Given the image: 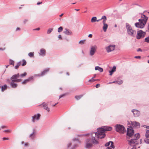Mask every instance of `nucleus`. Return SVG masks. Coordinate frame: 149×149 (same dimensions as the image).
Instances as JSON below:
<instances>
[{
  "label": "nucleus",
  "mask_w": 149,
  "mask_h": 149,
  "mask_svg": "<svg viewBox=\"0 0 149 149\" xmlns=\"http://www.w3.org/2000/svg\"><path fill=\"white\" fill-rule=\"evenodd\" d=\"M40 28H37L35 29H34L33 30H37V31H39L40 30Z\"/></svg>",
  "instance_id": "de8ad7c7"
},
{
  "label": "nucleus",
  "mask_w": 149,
  "mask_h": 149,
  "mask_svg": "<svg viewBox=\"0 0 149 149\" xmlns=\"http://www.w3.org/2000/svg\"><path fill=\"white\" fill-rule=\"evenodd\" d=\"M100 84H97L96 86V87L97 88H98L100 86Z\"/></svg>",
  "instance_id": "09e8293b"
},
{
  "label": "nucleus",
  "mask_w": 149,
  "mask_h": 149,
  "mask_svg": "<svg viewBox=\"0 0 149 149\" xmlns=\"http://www.w3.org/2000/svg\"><path fill=\"white\" fill-rule=\"evenodd\" d=\"M112 128L110 127L104 126L97 129V132L92 133L89 136L92 139H87L86 142V147L89 148L92 146L93 143L97 144L98 142L97 140L96 137L97 138L102 139L105 136V131H111Z\"/></svg>",
  "instance_id": "f257e3e1"
},
{
  "label": "nucleus",
  "mask_w": 149,
  "mask_h": 149,
  "mask_svg": "<svg viewBox=\"0 0 149 149\" xmlns=\"http://www.w3.org/2000/svg\"><path fill=\"white\" fill-rule=\"evenodd\" d=\"M26 74H26V72H25L24 73L21 74V75H20V76L21 77H23L25 76L26 75Z\"/></svg>",
  "instance_id": "c9c22d12"
},
{
  "label": "nucleus",
  "mask_w": 149,
  "mask_h": 149,
  "mask_svg": "<svg viewBox=\"0 0 149 149\" xmlns=\"http://www.w3.org/2000/svg\"><path fill=\"white\" fill-rule=\"evenodd\" d=\"M123 83V81L122 80L120 81H117V83L119 84H121Z\"/></svg>",
  "instance_id": "58836bf2"
},
{
  "label": "nucleus",
  "mask_w": 149,
  "mask_h": 149,
  "mask_svg": "<svg viewBox=\"0 0 149 149\" xmlns=\"http://www.w3.org/2000/svg\"><path fill=\"white\" fill-rule=\"evenodd\" d=\"M103 19V21H104L105 22H106V21L107 20V17L106 16H102L100 19Z\"/></svg>",
  "instance_id": "2f4dec72"
},
{
  "label": "nucleus",
  "mask_w": 149,
  "mask_h": 149,
  "mask_svg": "<svg viewBox=\"0 0 149 149\" xmlns=\"http://www.w3.org/2000/svg\"><path fill=\"white\" fill-rule=\"evenodd\" d=\"M28 21V19H25L24 21V24H26V23Z\"/></svg>",
  "instance_id": "8fccbe9b"
},
{
  "label": "nucleus",
  "mask_w": 149,
  "mask_h": 149,
  "mask_svg": "<svg viewBox=\"0 0 149 149\" xmlns=\"http://www.w3.org/2000/svg\"><path fill=\"white\" fill-rule=\"evenodd\" d=\"M5 48H0V50H3L5 49Z\"/></svg>",
  "instance_id": "4d7b16f0"
},
{
  "label": "nucleus",
  "mask_w": 149,
  "mask_h": 149,
  "mask_svg": "<svg viewBox=\"0 0 149 149\" xmlns=\"http://www.w3.org/2000/svg\"><path fill=\"white\" fill-rule=\"evenodd\" d=\"M71 143H69L68 144V147L69 148V147L71 145Z\"/></svg>",
  "instance_id": "3c124183"
},
{
  "label": "nucleus",
  "mask_w": 149,
  "mask_h": 149,
  "mask_svg": "<svg viewBox=\"0 0 149 149\" xmlns=\"http://www.w3.org/2000/svg\"><path fill=\"white\" fill-rule=\"evenodd\" d=\"M2 139L3 140H8L9 138H8L3 137V138Z\"/></svg>",
  "instance_id": "37998d69"
},
{
  "label": "nucleus",
  "mask_w": 149,
  "mask_h": 149,
  "mask_svg": "<svg viewBox=\"0 0 149 149\" xmlns=\"http://www.w3.org/2000/svg\"><path fill=\"white\" fill-rule=\"evenodd\" d=\"M7 88V86L6 85H4L3 86L1 87V91H3L5 90Z\"/></svg>",
  "instance_id": "393cba45"
},
{
  "label": "nucleus",
  "mask_w": 149,
  "mask_h": 149,
  "mask_svg": "<svg viewBox=\"0 0 149 149\" xmlns=\"http://www.w3.org/2000/svg\"><path fill=\"white\" fill-rule=\"evenodd\" d=\"M148 17L145 15L141 16L140 19L139 20V22L135 24V26L137 28L142 29L144 27L146 24Z\"/></svg>",
  "instance_id": "7ed1b4c3"
},
{
  "label": "nucleus",
  "mask_w": 149,
  "mask_h": 149,
  "mask_svg": "<svg viewBox=\"0 0 149 149\" xmlns=\"http://www.w3.org/2000/svg\"><path fill=\"white\" fill-rule=\"evenodd\" d=\"M132 111L135 117L139 116L140 114V112L136 110L133 109L132 110Z\"/></svg>",
  "instance_id": "a211bd4d"
},
{
  "label": "nucleus",
  "mask_w": 149,
  "mask_h": 149,
  "mask_svg": "<svg viewBox=\"0 0 149 149\" xmlns=\"http://www.w3.org/2000/svg\"><path fill=\"white\" fill-rule=\"evenodd\" d=\"M101 20V19H98V20H97L96 21H97V22H99V21H100V20Z\"/></svg>",
  "instance_id": "338daca9"
},
{
  "label": "nucleus",
  "mask_w": 149,
  "mask_h": 149,
  "mask_svg": "<svg viewBox=\"0 0 149 149\" xmlns=\"http://www.w3.org/2000/svg\"><path fill=\"white\" fill-rule=\"evenodd\" d=\"M126 28L127 32L130 36L135 37L136 35V31L133 29L132 26L128 23L126 24Z\"/></svg>",
  "instance_id": "20e7f679"
},
{
  "label": "nucleus",
  "mask_w": 149,
  "mask_h": 149,
  "mask_svg": "<svg viewBox=\"0 0 149 149\" xmlns=\"http://www.w3.org/2000/svg\"><path fill=\"white\" fill-rule=\"evenodd\" d=\"M116 131L120 133H124L125 132L124 127L120 125H117L115 126Z\"/></svg>",
  "instance_id": "423d86ee"
},
{
  "label": "nucleus",
  "mask_w": 149,
  "mask_h": 149,
  "mask_svg": "<svg viewBox=\"0 0 149 149\" xmlns=\"http://www.w3.org/2000/svg\"><path fill=\"white\" fill-rule=\"evenodd\" d=\"M20 30V29L19 28H17L16 29V31H18Z\"/></svg>",
  "instance_id": "052dcab7"
},
{
  "label": "nucleus",
  "mask_w": 149,
  "mask_h": 149,
  "mask_svg": "<svg viewBox=\"0 0 149 149\" xmlns=\"http://www.w3.org/2000/svg\"><path fill=\"white\" fill-rule=\"evenodd\" d=\"M22 62V64L21 65L23 66H24L26 65V61L25 60H23Z\"/></svg>",
  "instance_id": "cd10ccee"
},
{
  "label": "nucleus",
  "mask_w": 149,
  "mask_h": 149,
  "mask_svg": "<svg viewBox=\"0 0 149 149\" xmlns=\"http://www.w3.org/2000/svg\"><path fill=\"white\" fill-rule=\"evenodd\" d=\"M97 47V46L96 45L93 46L91 47L90 53V54L91 56H92L94 54L96 51Z\"/></svg>",
  "instance_id": "9b49d317"
},
{
  "label": "nucleus",
  "mask_w": 149,
  "mask_h": 149,
  "mask_svg": "<svg viewBox=\"0 0 149 149\" xmlns=\"http://www.w3.org/2000/svg\"><path fill=\"white\" fill-rule=\"evenodd\" d=\"M135 58H141L140 56H136L135 57Z\"/></svg>",
  "instance_id": "49530a36"
},
{
  "label": "nucleus",
  "mask_w": 149,
  "mask_h": 149,
  "mask_svg": "<svg viewBox=\"0 0 149 149\" xmlns=\"http://www.w3.org/2000/svg\"><path fill=\"white\" fill-rule=\"evenodd\" d=\"M58 103V102L57 103H56L55 104L52 105V106L54 107H55L57 104Z\"/></svg>",
  "instance_id": "13d9d810"
},
{
  "label": "nucleus",
  "mask_w": 149,
  "mask_h": 149,
  "mask_svg": "<svg viewBox=\"0 0 149 149\" xmlns=\"http://www.w3.org/2000/svg\"><path fill=\"white\" fill-rule=\"evenodd\" d=\"M5 127H6V126H2L1 127V128H5Z\"/></svg>",
  "instance_id": "e2e57ef3"
},
{
  "label": "nucleus",
  "mask_w": 149,
  "mask_h": 149,
  "mask_svg": "<svg viewBox=\"0 0 149 149\" xmlns=\"http://www.w3.org/2000/svg\"><path fill=\"white\" fill-rule=\"evenodd\" d=\"M115 45H109L106 48L107 52L109 53L113 51L115 48Z\"/></svg>",
  "instance_id": "9d476101"
},
{
  "label": "nucleus",
  "mask_w": 149,
  "mask_h": 149,
  "mask_svg": "<svg viewBox=\"0 0 149 149\" xmlns=\"http://www.w3.org/2000/svg\"><path fill=\"white\" fill-rule=\"evenodd\" d=\"M40 105L44 109L46 110L47 112H49L50 109L47 106L48 104L47 103H46L45 102H43L42 104Z\"/></svg>",
  "instance_id": "4468645a"
},
{
  "label": "nucleus",
  "mask_w": 149,
  "mask_h": 149,
  "mask_svg": "<svg viewBox=\"0 0 149 149\" xmlns=\"http://www.w3.org/2000/svg\"><path fill=\"white\" fill-rule=\"evenodd\" d=\"M28 55L30 57H33L34 56V53L33 52H30L28 54Z\"/></svg>",
  "instance_id": "72a5a7b5"
},
{
  "label": "nucleus",
  "mask_w": 149,
  "mask_h": 149,
  "mask_svg": "<svg viewBox=\"0 0 149 149\" xmlns=\"http://www.w3.org/2000/svg\"><path fill=\"white\" fill-rule=\"evenodd\" d=\"M9 130H5L4 131V132H9Z\"/></svg>",
  "instance_id": "bf43d9fd"
},
{
  "label": "nucleus",
  "mask_w": 149,
  "mask_h": 149,
  "mask_svg": "<svg viewBox=\"0 0 149 149\" xmlns=\"http://www.w3.org/2000/svg\"><path fill=\"white\" fill-rule=\"evenodd\" d=\"M8 66H9V65H6V68H7L8 67Z\"/></svg>",
  "instance_id": "774afa93"
},
{
  "label": "nucleus",
  "mask_w": 149,
  "mask_h": 149,
  "mask_svg": "<svg viewBox=\"0 0 149 149\" xmlns=\"http://www.w3.org/2000/svg\"><path fill=\"white\" fill-rule=\"evenodd\" d=\"M66 95V93H65V94H62V95H60L59 96V99H60V98H61L63 97L64 96Z\"/></svg>",
  "instance_id": "ea45409f"
},
{
  "label": "nucleus",
  "mask_w": 149,
  "mask_h": 149,
  "mask_svg": "<svg viewBox=\"0 0 149 149\" xmlns=\"http://www.w3.org/2000/svg\"><path fill=\"white\" fill-rule=\"evenodd\" d=\"M41 115L39 113L35 114L32 117V121L33 123L35 122V120H39Z\"/></svg>",
  "instance_id": "1a4fd4ad"
},
{
  "label": "nucleus",
  "mask_w": 149,
  "mask_h": 149,
  "mask_svg": "<svg viewBox=\"0 0 149 149\" xmlns=\"http://www.w3.org/2000/svg\"><path fill=\"white\" fill-rule=\"evenodd\" d=\"M85 41V40H81L79 42V43L81 45L83 44H84Z\"/></svg>",
  "instance_id": "4c0bfd02"
},
{
  "label": "nucleus",
  "mask_w": 149,
  "mask_h": 149,
  "mask_svg": "<svg viewBox=\"0 0 149 149\" xmlns=\"http://www.w3.org/2000/svg\"><path fill=\"white\" fill-rule=\"evenodd\" d=\"M134 134V130L132 129L127 128V135L128 136L131 137L133 136Z\"/></svg>",
  "instance_id": "ddd939ff"
},
{
  "label": "nucleus",
  "mask_w": 149,
  "mask_h": 149,
  "mask_svg": "<svg viewBox=\"0 0 149 149\" xmlns=\"http://www.w3.org/2000/svg\"><path fill=\"white\" fill-rule=\"evenodd\" d=\"M49 68H46L41 72V74H36V76H43L45 74L49 71Z\"/></svg>",
  "instance_id": "2eb2a0df"
},
{
  "label": "nucleus",
  "mask_w": 149,
  "mask_h": 149,
  "mask_svg": "<svg viewBox=\"0 0 149 149\" xmlns=\"http://www.w3.org/2000/svg\"><path fill=\"white\" fill-rule=\"evenodd\" d=\"M135 138L132 139L130 141H129V144L132 145L133 143H135L136 144H138L139 141H138V139L140 136V134L139 133L135 134L134 135Z\"/></svg>",
  "instance_id": "39448f33"
},
{
  "label": "nucleus",
  "mask_w": 149,
  "mask_h": 149,
  "mask_svg": "<svg viewBox=\"0 0 149 149\" xmlns=\"http://www.w3.org/2000/svg\"><path fill=\"white\" fill-rule=\"evenodd\" d=\"M145 41L149 43V36L145 38Z\"/></svg>",
  "instance_id": "e433bc0d"
},
{
  "label": "nucleus",
  "mask_w": 149,
  "mask_h": 149,
  "mask_svg": "<svg viewBox=\"0 0 149 149\" xmlns=\"http://www.w3.org/2000/svg\"><path fill=\"white\" fill-rule=\"evenodd\" d=\"M53 28H50L48 29V30L47 31V33L49 34L50 33L53 31Z\"/></svg>",
  "instance_id": "473e14b6"
},
{
  "label": "nucleus",
  "mask_w": 149,
  "mask_h": 149,
  "mask_svg": "<svg viewBox=\"0 0 149 149\" xmlns=\"http://www.w3.org/2000/svg\"><path fill=\"white\" fill-rule=\"evenodd\" d=\"M35 130H34L32 133L29 135V137L32 139H33L35 137Z\"/></svg>",
  "instance_id": "5701e85b"
},
{
  "label": "nucleus",
  "mask_w": 149,
  "mask_h": 149,
  "mask_svg": "<svg viewBox=\"0 0 149 149\" xmlns=\"http://www.w3.org/2000/svg\"><path fill=\"white\" fill-rule=\"evenodd\" d=\"M20 75L19 73L15 74L13 75L10 78L11 80L10 82V86L13 88H17V84L15 82H19L22 81L21 79H18Z\"/></svg>",
  "instance_id": "f03ea898"
},
{
  "label": "nucleus",
  "mask_w": 149,
  "mask_h": 149,
  "mask_svg": "<svg viewBox=\"0 0 149 149\" xmlns=\"http://www.w3.org/2000/svg\"><path fill=\"white\" fill-rule=\"evenodd\" d=\"M82 96V95H80L78 96H76L75 97L76 99L78 100L80 99Z\"/></svg>",
  "instance_id": "c756f323"
},
{
  "label": "nucleus",
  "mask_w": 149,
  "mask_h": 149,
  "mask_svg": "<svg viewBox=\"0 0 149 149\" xmlns=\"http://www.w3.org/2000/svg\"><path fill=\"white\" fill-rule=\"evenodd\" d=\"M144 141L146 143H149V139L145 140Z\"/></svg>",
  "instance_id": "79ce46f5"
},
{
  "label": "nucleus",
  "mask_w": 149,
  "mask_h": 149,
  "mask_svg": "<svg viewBox=\"0 0 149 149\" xmlns=\"http://www.w3.org/2000/svg\"><path fill=\"white\" fill-rule=\"evenodd\" d=\"M9 63L10 65H14V61L12 60H10L9 61Z\"/></svg>",
  "instance_id": "f704fd0d"
},
{
  "label": "nucleus",
  "mask_w": 149,
  "mask_h": 149,
  "mask_svg": "<svg viewBox=\"0 0 149 149\" xmlns=\"http://www.w3.org/2000/svg\"><path fill=\"white\" fill-rule=\"evenodd\" d=\"M88 37L89 38H91L92 37V35L91 34H90L88 35Z\"/></svg>",
  "instance_id": "603ef678"
},
{
  "label": "nucleus",
  "mask_w": 149,
  "mask_h": 149,
  "mask_svg": "<svg viewBox=\"0 0 149 149\" xmlns=\"http://www.w3.org/2000/svg\"><path fill=\"white\" fill-rule=\"evenodd\" d=\"M58 38H59L61 39H61H62V38H61V35H59L58 36Z\"/></svg>",
  "instance_id": "6e6d98bb"
},
{
  "label": "nucleus",
  "mask_w": 149,
  "mask_h": 149,
  "mask_svg": "<svg viewBox=\"0 0 149 149\" xmlns=\"http://www.w3.org/2000/svg\"><path fill=\"white\" fill-rule=\"evenodd\" d=\"M144 127H146V128H149V126H148L147 127V126H146V125H145L144 126Z\"/></svg>",
  "instance_id": "680f3d73"
},
{
  "label": "nucleus",
  "mask_w": 149,
  "mask_h": 149,
  "mask_svg": "<svg viewBox=\"0 0 149 149\" xmlns=\"http://www.w3.org/2000/svg\"><path fill=\"white\" fill-rule=\"evenodd\" d=\"M46 51L43 48L41 49L40 50V55L42 56H44L45 55Z\"/></svg>",
  "instance_id": "aec40b11"
},
{
  "label": "nucleus",
  "mask_w": 149,
  "mask_h": 149,
  "mask_svg": "<svg viewBox=\"0 0 149 149\" xmlns=\"http://www.w3.org/2000/svg\"><path fill=\"white\" fill-rule=\"evenodd\" d=\"M95 70H98L100 72H102L103 71V68L100 67L99 66L95 67Z\"/></svg>",
  "instance_id": "412c9836"
},
{
  "label": "nucleus",
  "mask_w": 149,
  "mask_h": 149,
  "mask_svg": "<svg viewBox=\"0 0 149 149\" xmlns=\"http://www.w3.org/2000/svg\"><path fill=\"white\" fill-rule=\"evenodd\" d=\"M116 67L115 66H114L113 68L112 69V70L109 71V72L110 73V75H111L116 70Z\"/></svg>",
  "instance_id": "4be33fe9"
},
{
  "label": "nucleus",
  "mask_w": 149,
  "mask_h": 149,
  "mask_svg": "<svg viewBox=\"0 0 149 149\" xmlns=\"http://www.w3.org/2000/svg\"><path fill=\"white\" fill-rule=\"evenodd\" d=\"M63 27L62 26L60 27L58 29V32H61L63 30Z\"/></svg>",
  "instance_id": "7c9ffc66"
},
{
  "label": "nucleus",
  "mask_w": 149,
  "mask_h": 149,
  "mask_svg": "<svg viewBox=\"0 0 149 149\" xmlns=\"http://www.w3.org/2000/svg\"><path fill=\"white\" fill-rule=\"evenodd\" d=\"M132 125L133 127H139L140 126L139 123L136 121L132 122Z\"/></svg>",
  "instance_id": "dca6fc26"
},
{
  "label": "nucleus",
  "mask_w": 149,
  "mask_h": 149,
  "mask_svg": "<svg viewBox=\"0 0 149 149\" xmlns=\"http://www.w3.org/2000/svg\"><path fill=\"white\" fill-rule=\"evenodd\" d=\"M105 146H108L107 149H111L112 148H114V146L113 144V142L111 141L106 143Z\"/></svg>",
  "instance_id": "6e6552de"
},
{
  "label": "nucleus",
  "mask_w": 149,
  "mask_h": 149,
  "mask_svg": "<svg viewBox=\"0 0 149 149\" xmlns=\"http://www.w3.org/2000/svg\"><path fill=\"white\" fill-rule=\"evenodd\" d=\"M112 83H117V81H114L113 82H110L109 83V84H112Z\"/></svg>",
  "instance_id": "a18cd8bd"
},
{
  "label": "nucleus",
  "mask_w": 149,
  "mask_h": 149,
  "mask_svg": "<svg viewBox=\"0 0 149 149\" xmlns=\"http://www.w3.org/2000/svg\"><path fill=\"white\" fill-rule=\"evenodd\" d=\"M21 64H22V62L19 61V62L18 63H17V65L15 66V68L16 69H17L18 68L19 66H20V65H21Z\"/></svg>",
  "instance_id": "b1692460"
},
{
  "label": "nucleus",
  "mask_w": 149,
  "mask_h": 149,
  "mask_svg": "<svg viewBox=\"0 0 149 149\" xmlns=\"http://www.w3.org/2000/svg\"><path fill=\"white\" fill-rule=\"evenodd\" d=\"M73 141H77L78 142H79H79H79V141L78 140V139H76V138H75V139H73Z\"/></svg>",
  "instance_id": "c03bdc74"
},
{
  "label": "nucleus",
  "mask_w": 149,
  "mask_h": 149,
  "mask_svg": "<svg viewBox=\"0 0 149 149\" xmlns=\"http://www.w3.org/2000/svg\"><path fill=\"white\" fill-rule=\"evenodd\" d=\"M63 15V13H62V14L61 15H59V16H60V17H61V16H62Z\"/></svg>",
  "instance_id": "0e129e2a"
},
{
  "label": "nucleus",
  "mask_w": 149,
  "mask_h": 149,
  "mask_svg": "<svg viewBox=\"0 0 149 149\" xmlns=\"http://www.w3.org/2000/svg\"><path fill=\"white\" fill-rule=\"evenodd\" d=\"M96 80H95V79H91L89 80L88 81H89L90 82H93Z\"/></svg>",
  "instance_id": "a19ab883"
},
{
  "label": "nucleus",
  "mask_w": 149,
  "mask_h": 149,
  "mask_svg": "<svg viewBox=\"0 0 149 149\" xmlns=\"http://www.w3.org/2000/svg\"><path fill=\"white\" fill-rule=\"evenodd\" d=\"M64 33L68 35H70L72 34L71 31L69 29H65V31H63Z\"/></svg>",
  "instance_id": "f3484780"
},
{
  "label": "nucleus",
  "mask_w": 149,
  "mask_h": 149,
  "mask_svg": "<svg viewBox=\"0 0 149 149\" xmlns=\"http://www.w3.org/2000/svg\"><path fill=\"white\" fill-rule=\"evenodd\" d=\"M145 32L143 31L142 30L139 31L137 32L136 38L137 39H139L141 38H143L145 36Z\"/></svg>",
  "instance_id": "0eeeda50"
},
{
  "label": "nucleus",
  "mask_w": 149,
  "mask_h": 149,
  "mask_svg": "<svg viewBox=\"0 0 149 149\" xmlns=\"http://www.w3.org/2000/svg\"><path fill=\"white\" fill-rule=\"evenodd\" d=\"M145 136L147 138H149V130H146Z\"/></svg>",
  "instance_id": "a878e982"
},
{
  "label": "nucleus",
  "mask_w": 149,
  "mask_h": 149,
  "mask_svg": "<svg viewBox=\"0 0 149 149\" xmlns=\"http://www.w3.org/2000/svg\"><path fill=\"white\" fill-rule=\"evenodd\" d=\"M97 17H93L91 19V22H94L96 21Z\"/></svg>",
  "instance_id": "bb28decb"
},
{
  "label": "nucleus",
  "mask_w": 149,
  "mask_h": 149,
  "mask_svg": "<svg viewBox=\"0 0 149 149\" xmlns=\"http://www.w3.org/2000/svg\"><path fill=\"white\" fill-rule=\"evenodd\" d=\"M66 74L68 75H69V73L68 72H67Z\"/></svg>",
  "instance_id": "69168bd1"
},
{
  "label": "nucleus",
  "mask_w": 149,
  "mask_h": 149,
  "mask_svg": "<svg viewBox=\"0 0 149 149\" xmlns=\"http://www.w3.org/2000/svg\"><path fill=\"white\" fill-rule=\"evenodd\" d=\"M34 77L33 76H31L29 77L28 79L24 80L22 82V84H26L28 82L33 80V79Z\"/></svg>",
  "instance_id": "f8f14e48"
},
{
  "label": "nucleus",
  "mask_w": 149,
  "mask_h": 149,
  "mask_svg": "<svg viewBox=\"0 0 149 149\" xmlns=\"http://www.w3.org/2000/svg\"><path fill=\"white\" fill-rule=\"evenodd\" d=\"M137 51L138 52H139V51L141 52L142 51V50L140 48H139L137 49Z\"/></svg>",
  "instance_id": "5fc2aeb1"
},
{
  "label": "nucleus",
  "mask_w": 149,
  "mask_h": 149,
  "mask_svg": "<svg viewBox=\"0 0 149 149\" xmlns=\"http://www.w3.org/2000/svg\"><path fill=\"white\" fill-rule=\"evenodd\" d=\"M137 144H136L135 143H133L132 145H130L131 146H133V147L131 149H136V146Z\"/></svg>",
  "instance_id": "c85d7f7f"
},
{
  "label": "nucleus",
  "mask_w": 149,
  "mask_h": 149,
  "mask_svg": "<svg viewBox=\"0 0 149 149\" xmlns=\"http://www.w3.org/2000/svg\"><path fill=\"white\" fill-rule=\"evenodd\" d=\"M106 22H105V21L102 22V23L104 25L103 27V29L104 31L105 32L106 31L108 27V25L106 23Z\"/></svg>",
  "instance_id": "6ab92c4d"
},
{
  "label": "nucleus",
  "mask_w": 149,
  "mask_h": 149,
  "mask_svg": "<svg viewBox=\"0 0 149 149\" xmlns=\"http://www.w3.org/2000/svg\"><path fill=\"white\" fill-rule=\"evenodd\" d=\"M42 2H38L37 3V5H40V4H42Z\"/></svg>",
  "instance_id": "864d4df0"
}]
</instances>
